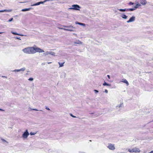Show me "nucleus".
Returning <instances> with one entry per match:
<instances>
[{"label": "nucleus", "mask_w": 153, "mask_h": 153, "mask_svg": "<svg viewBox=\"0 0 153 153\" xmlns=\"http://www.w3.org/2000/svg\"><path fill=\"white\" fill-rule=\"evenodd\" d=\"M12 33H13V34L14 35H18V34L19 33H18L16 32H12Z\"/></svg>", "instance_id": "a878e982"}, {"label": "nucleus", "mask_w": 153, "mask_h": 153, "mask_svg": "<svg viewBox=\"0 0 153 153\" xmlns=\"http://www.w3.org/2000/svg\"><path fill=\"white\" fill-rule=\"evenodd\" d=\"M123 106V103H121L120 104V105L119 106H117V107H119V108L122 107Z\"/></svg>", "instance_id": "4be33fe9"}, {"label": "nucleus", "mask_w": 153, "mask_h": 153, "mask_svg": "<svg viewBox=\"0 0 153 153\" xmlns=\"http://www.w3.org/2000/svg\"><path fill=\"white\" fill-rule=\"evenodd\" d=\"M30 110H35V111H38V110H37L36 109H34V108H31L30 109Z\"/></svg>", "instance_id": "f704fd0d"}, {"label": "nucleus", "mask_w": 153, "mask_h": 153, "mask_svg": "<svg viewBox=\"0 0 153 153\" xmlns=\"http://www.w3.org/2000/svg\"><path fill=\"white\" fill-rule=\"evenodd\" d=\"M29 134L28 130L26 129L22 134V137L23 138L25 139L28 137Z\"/></svg>", "instance_id": "7ed1b4c3"}, {"label": "nucleus", "mask_w": 153, "mask_h": 153, "mask_svg": "<svg viewBox=\"0 0 153 153\" xmlns=\"http://www.w3.org/2000/svg\"><path fill=\"white\" fill-rule=\"evenodd\" d=\"M121 153H124L123 152H121Z\"/></svg>", "instance_id": "603ef678"}, {"label": "nucleus", "mask_w": 153, "mask_h": 153, "mask_svg": "<svg viewBox=\"0 0 153 153\" xmlns=\"http://www.w3.org/2000/svg\"><path fill=\"white\" fill-rule=\"evenodd\" d=\"M75 43L78 44H82V42L79 41V40H76V42H75Z\"/></svg>", "instance_id": "6ab92c4d"}, {"label": "nucleus", "mask_w": 153, "mask_h": 153, "mask_svg": "<svg viewBox=\"0 0 153 153\" xmlns=\"http://www.w3.org/2000/svg\"><path fill=\"white\" fill-rule=\"evenodd\" d=\"M36 133H37V132H31L30 133V134L31 135H35V134H36Z\"/></svg>", "instance_id": "5701e85b"}, {"label": "nucleus", "mask_w": 153, "mask_h": 153, "mask_svg": "<svg viewBox=\"0 0 153 153\" xmlns=\"http://www.w3.org/2000/svg\"><path fill=\"white\" fill-rule=\"evenodd\" d=\"M46 1H40V4H43L44 2H46Z\"/></svg>", "instance_id": "c9c22d12"}, {"label": "nucleus", "mask_w": 153, "mask_h": 153, "mask_svg": "<svg viewBox=\"0 0 153 153\" xmlns=\"http://www.w3.org/2000/svg\"><path fill=\"white\" fill-rule=\"evenodd\" d=\"M40 2L36 3L34 4L33 5H38L40 4Z\"/></svg>", "instance_id": "393cba45"}, {"label": "nucleus", "mask_w": 153, "mask_h": 153, "mask_svg": "<svg viewBox=\"0 0 153 153\" xmlns=\"http://www.w3.org/2000/svg\"><path fill=\"white\" fill-rule=\"evenodd\" d=\"M33 79L32 77H30L28 79V80L30 81H33Z\"/></svg>", "instance_id": "cd10ccee"}, {"label": "nucleus", "mask_w": 153, "mask_h": 153, "mask_svg": "<svg viewBox=\"0 0 153 153\" xmlns=\"http://www.w3.org/2000/svg\"><path fill=\"white\" fill-rule=\"evenodd\" d=\"M76 24H78L79 25L82 26H85V24L84 23H82L81 22H75Z\"/></svg>", "instance_id": "ddd939ff"}, {"label": "nucleus", "mask_w": 153, "mask_h": 153, "mask_svg": "<svg viewBox=\"0 0 153 153\" xmlns=\"http://www.w3.org/2000/svg\"><path fill=\"white\" fill-rule=\"evenodd\" d=\"M1 139L3 141V143L4 144H5V143L7 144H8V142L4 139L2 138H1Z\"/></svg>", "instance_id": "2eb2a0df"}, {"label": "nucleus", "mask_w": 153, "mask_h": 153, "mask_svg": "<svg viewBox=\"0 0 153 153\" xmlns=\"http://www.w3.org/2000/svg\"><path fill=\"white\" fill-rule=\"evenodd\" d=\"M28 10H22V11H28Z\"/></svg>", "instance_id": "49530a36"}, {"label": "nucleus", "mask_w": 153, "mask_h": 153, "mask_svg": "<svg viewBox=\"0 0 153 153\" xmlns=\"http://www.w3.org/2000/svg\"><path fill=\"white\" fill-rule=\"evenodd\" d=\"M119 10H134V8H129V9H120Z\"/></svg>", "instance_id": "2f4dec72"}, {"label": "nucleus", "mask_w": 153, "mask_h": 153, "mask_svg": "<svg viewBox=\"0 0 153 153\" xmlns=\"http://www.w3.org/2000/svg\"><path fill=\"white\" fill-rule=\"evenodd\" d=\"M94 91L95 93H97L99 92V91L97 90L94 89Z\"/></svg>", "instance_id": "c85d7f7f"}, {"label": "nucleus", "mask_w": 153, "mask_h": 153, "mask_svg": "<svg viewBox=\"0 0 153 153\" xmlns=\"http://www.w3.org/2000/svg\"><path fill=\"white\" fill-rule=\"evenodd\" d=\"M105 92L106 93H107L108 92V91L107 90L105 89Z\"/></svg>", "instance_id": "58836bf2"}, {"label": "nucleus", "mask_w": 153, "mask_h": 153, "mask_svg": "<svg viewBox=\"0 0 153 153\" xmlns=\"http://www.w3.org/2000/svg\"><path fill=\"white\" fill-rule=\"evenodd\" d=\"M18 35L20 36H27V35H24L22 34H19Z\"/></svg>", "instance_id": "72a5a7b5"}, {"label": "nucleus", "mask_w": 153, "mask_h": 153, "mask_svg": "<svg viewBox=\"0 0 153 153\" xmlns=\"http://www.w3.org/2000/svg\"><path fill=\"white\" fill-rule=\"evenodd\" d=\"M149 153H153V150L152 151L150 152H149Z\"/></svg>", "instance_id": "a18cd8bd"}, {"label": "nucleus", "mask_w": 153, "mask_h": 153, "mask_svg": "<svg viewBox=\"0 0 153 153\" xmlns=\"http://www.w3.org/2000/svg\"><path fill=\"white\" fill-rule=\"evenodd\" d=\"M128 151L129 152H131V153H132V152H134L133 149H128Z\"/></svg>", "instance_id": "b1692460"}, {"label": "nucleus", "mask_w": 153, "mask_h": 153, "mask_svg": "<svg viewBox=\"0 0 153 153\" xmlns=\"http://www.w3.org/2000/svg\"><path fill=\"white\" fill-rule=\"evenodd\" d=\"M33 47H28L22 50L25 53L27 54H34V51Z\"/></svg>", "instance_id": "f257e3e1"}, {"label": "nucleus", "mask_w": 153, "mask_h": 153, "mask_svg": "<svg viewBox=\"0 0 153 153\" xmlns=\"http://www.w3.org/2000/svg\"><path fill=\"white\" fill-rule=\"evenodd\" d=\"M0 111H4V110L0 108Z\"/></svg>", "instance_id": "79ce46f5"}, {"label": "nucleus", "mask_w": 153, "mask_h": 153, "mask_svg": "<svg viewBox=\"0 0 153 153\" xmlns=\"http://www.w3.org/2000/svg\"><path fill=\"white\" fill-rule=\"evenodd\" d=\"M49 54H51V55H52L53 56H55V53L52 52V51H49Z\"/></svg>", "instance_id": "aec40b11"}, {"label": "nucleus", "mask_w": 153, "mask_h": 153, "mask_svg": "<svg viewBox=\"0 0 153 153\" xmlns=\"http://www.w3.org/2000/svg\"><path fill=\"white\" fill-rule=\"evenodd\" d=\"M63 27H67V28H74L73 27L72 25H70L69 26H63Z\"/></svg>", "instance_id": "dca6fc26"}, {"label": "nucleus", "mask_w": 153, "mask_h": 153, "mask_svg": "<svg viewBox=\"0 0 153 153\" xmlns=\"http://www.w3.org/2000/svg\"><path fill=\"white\" fill-rule=\"evenodd\" d=\"M2 33V32H0V34L1 33Z\"/></svg>", "instance_id": "09e8293b"}, {"label": "nucleus", "mask_w": 153, "mask_h": 153, "mask_svg": "<svg viewBox=\"0 0 153 153\" xmlns=\"http://www.w3.org/2000/svg\"><path fill=\"white\" fill-rule=\"evenodd\" d=\"M135 20V17L134 16H133L129 19V20L127 21V22L128 23L131 22H132L134 21Z\"/></svg>", "instance_id": "423d86ee"}, {"label": "nucleus", "mask_w": 153, "mask_h": 153, "mask_svg": "<svg viewBox=\"0 0 153 153\" xmlns=\"http://www.w3.org/2000/svg\"><path fill=\"white\" fill-rule=\"evenodd\" d=\"M59 28L60 29H63L65 30H67V31H74V30L71 29V28H68V29H65V28H61V27H59Z\"/></svg>", "instance_id": "9d476101"}, {"label": "nucleus", "mask_w": 153, "mask_h": 153, "mask_svg": "<svg viewBox=\"0 0 153 153\" xmlns=\"http://www.w3.org/2000/svg\"><path fill=\"white\" fill-rule=\"evenodd\" d=\"M49 51H47V52H46L45 53H44V54L45 56H46V55H47L49 54Z\"/></svg>", "instance_id": "bb28decb"}, {"label": "nucleus", "mask_w": 153, "mask_h": 153, "mask_svg": "<svg viewBox=\"0 0 153 153\" xmlns=\"http://www.w3.org/2000/svg\"><path fill=\"white\" fill-rule=\"evenodd\" d=\"M12 10H0V13L4 12H10Z\"/></svg>", "instance_id": "a211bd4d"}, {"label": "nucleus", "mask_w": 153, "mask_h": 153, "mask_svg": "<svg viewBox=\"0 0 153 153\" xmlns=\"http://www.w3.org/2000/svg\"><path fill=\"white\" fill-rule=\"evenodd\" d=\"M123 82L124 83H126L127 85H129V83L128 82V81L126 79H125L123 81Z\"/></svg>", "instance_id": "412c9836"}, {"label": "nucleus", "mask_w": 153, "mask_h": 153, "mask_svg": "<svg viewBox=\"0 0 153 153\" xmlns=\"http://www.w3.org/2000/svg\"><path fill=\"white\" fill-rule=\"evenodd\" d=\"M13 18H11L10 19L8 20V21L9 22H11L13 20Z\"/></svg>", "instance_id": "c756f323"}, {"label": "nucleus", "mask_w": 153, "mask_h": 153, "mask_svg": "<svg viewBox=\"0 0 153 153\" xmlns=\"http://www.w3.org/2000/svg\"><path fill=\"white\" fill-rule=\"evenodd\" d=\"M68 9L69 10H79V9H81V8L78 5L74 4L72 5L71 7L68 8Z\"/></svg>", "instance_id": "f03ea898"}, {"label": "nucleus", "mask_w": 153, "mask_h": 153, "mask_svg": "<svg viewBox=\"0 0 153 153\" xmlns=\"http://www.w3.org/2000/svg\"><path fill=\"white\" fill-rule=\"evenodd\" d=\"M22 10H30V9L29 8H25V9H22Z\"/></svg>", "instance_id": "c03bdc74"}, {"label": "nucleus", "mask_w": 153, "mask_h": 153, "mask_svg": "<svg viewBox=\"0 0 153 153\" xmlns=\"http://www.w3.org/2000/svg\"><path fill=\"white\" fill-rule=\"evenodd\" d=\"M51 63V62H48V64H50V63Z\"/></svg>", "instance_id": "de8ad7c7"}, {"label": "nucleus", "mask_w": 153, "mask_h": 153, "mask_svg": "<svg viewBox=\"0 0 153 153\" xmlns=\"http://www.w3.org/2000/svg\"><path fill=\"white\" fill-rule=\"evenodd\" d=\"M141 6L140 4L138 2H137L134 4V5H133V7L134 8H137Z\"/></svg>", "instance_id": "0eeeda50"}, {"label": "nucleus", "mask_w": 153, "mask_h": 153, "mask_svg": "<svg viewBox=\"0 0 153 153\" xmlns=\"http://www.w3.org/2000/svg\"><path fill=\"white\" fill-rule=\"evenodd\" d=\"M123 19H127L128 16L124 14H122L120 16Z\"/></svg>", "instance_id": "4468645a"}, {"label": "nucleus", "mask_w": 153, "mask_h": 153, "mask_svg": "<svg viewBox=\"0 0 153 153\" xmlns=\"http://www.w3.org/2000/svg\"><path fill=\"white\" fill-rule=\"evenodd\" d=\"M45 108H46V109L47 110H50V108L47 107H46Z\"/></svg>", "instance_id": "e433bc0d"}, {"label": "nucleus", "mask_w": 153, "mask_h": 153, "mask_svg": "<svg viewBox=\"0 0 153 153\" xmlns=\"http://www.w3.org/2000/svg\"><path fill=\"white\" fill-rule=\"evenodd\" d=\"M65 63V62H63V63H61L60 62H59L58 63L59 65V67H62L64 65V64Z\"/></svg>", "instance_id": "f3484780"}, {"label": "nucleus", "mask_w": 153, "mask_h": 153, "mask_svg": "<svg viewBox=\"0 0 153 153\" xmlns=\"http://www.w3.org/2000/svg\"><path fill=\"white\" fill-rule=\"evenodd\" d=\"M79 153H85L84 152H83L80 151V152H79Z\"/></svg>", "instance_id": "37998d69"}, {"label": "nucleus", "mask_w": 153, "mask_h": 153, "mask_svg": "<svg viewBox=\"0 0 153 153\" xmlns=\"http://www.w3.org/2000/svg\"><path fill=\"white\" fill-rule=\"evenodd\" d=\"M70 115H71V116L72 117H74V118H76V117L74 115H73L71 113H70Z\"/></svg>", "instance_id": "7c9ffc66"}, {"label": "nucleus", "mask_w": 153, "mask_h": 153, "mask_svg": "<svg viewBox=\"0 0 153 153\" xmlns=\"http://www.w3.org/2000/svg\"><path fill=\"white\" fill-rule=\"evenodd\" d=\"M140 3L143 5H145L146 3V1L145 0H142L140 1Z\"/></svg>", "instance_id": "f8f14e48"}, {"label": "nucleus", "mask_w": 153, "mask_h": 153, "mask_svg": "<svg viewBox=\"0 0 153 153\" xmlns=\"http://www.w3.org/2000/svg\"><path fill=\"white\" fill-rule=\"evenodd\" d=\"M102 85L104 86H108L110 87L111 86V84H109L106 82L105 81H104V83L102 84Z\"/></svg>", "instance_id": "9b49d317"}, {"label": "nucleus", "mask_w": 153, "mask_h": 153, "mask_svg": "<svg viewBox=\"0 0 153 153\" xmlns=\"http://www.w3.org/2000/svg\"><path fill=\"white\" fill-rule=\"evenodd\" d=\"M133 152H140V150L138 149L137 148H134L133 149Z\"/></svg>", "instance_id": "6e6552de"}, {"label": "nucleus", "mask_w": 153, "mask_h": 153, "mask_svg": "<svg viewBox=\"0 0 153 153\" xmlns=\"http://www.w3.org/2000/svg\"><path fill=\"white\" fill-rule=\"evenodd\" d=\"M107 147L109 149L111 150H114L115 149L114 145L111 143L109 144Z\"/></svg>", "instance_id": "39448f33"}, {"label": "nucleus", "mask_w": 153, "mask_h": 153, "mask_svg": "<svg viewBox=\"0 0 153 153\" xmlns=\"http://www.w3.org/2000/svg\"><path fill=\"white\" fill-rule=\"evenodd\" d=\"M2 77H5V76H2Z\"/></svg>", "instance_id": "8fccbe9b"}, {"label": "nucleus", "mask_w": 153, "mask_h": 153, "mask_svg": "<svg viewBox=\"0 0 153 153\" xmlns=\"http://www.w3.org/2000/svg\"><path fill=\"white\" fill-rule=\"evenodd\" d=\"M130 11H133V10H130Z\"/></svg>", "instance_id": "3c124183"}, {"label": "nucleus", "mask_w": 153, "mask_h": 153, "mask_svg": "<svg viewBox=\"0 0 153 153\" xmlns=\"http://www.w3.org/2000/svg\"><path fill=\"white\" fill-rule=\"evenodd\" d=\"M16 38L17 39H19V40H21V39H20V37H17Z\"/></svg>", "instance_id": "4c0bfd02"}, {"label": "nucleus", "mask_w": 153, "mask_h": 153, "mask_svg": "<svg viewBox=\"0 0 153 153\" xmlns=\"http://www.w3.org/2000/svg\"><path fill=\"white\" fill-rule=\"evenodd\" d=\"M134 3H133L132 2H130L129 3V4L130 5H134Z\"/></svg>", "instance_id": "473e14b6"}, {"label": "nucleus", "mask_w": 153, "mask_h": 153, "mask_svg": "<svg viewBox=\"0 0 153 153\" xmlns=\"http://www.w3.org/2000/svg\"><path fill=\"white\" fill-rule=\"evenodd\" d=\"M25 69V68H21L20 69H15L13 71L15 72H19L20 71H24Z\"/></svg>", "instance_id": "1a4fd4ad"}, {"label": "nucleus", "mask_w": 153, "mask_h": 153, "mask_svg": "<svg viewBox=\"0 0 153 153\" xmlns=\"http://www.w3.org/2000/svg\"><path fill=\"white\" fill-rule=\"evenodd\" d=\"M107 77H108V78L109 79H110V75H107Z\"/></svg>", "instance_id": "ea45409f"}, {"label": "nucleus", "mask_w": 153, "mask_h": 153, "mask_svg": "<svg viewBox=\"0 0 153 153\" xmlns=\"http://www.w3.org/2000/svg\"><path fill=\"white\" fill-rule=\"evenodd\" d=\"M33 51L34 52V53H35L36 52L42 53L44 52V50L39 48H35L34 47Z\"/></svg>", "instance_id": "20e7f679"}, {"label": "nucleus", "mask_w": 153, "mask_h": 153, "mask_svg": "<svg viewBox=\"0 0 153 153\" xmlns=\"http://www.w3.org/2000/svg\"><path fill=\"white\" fill-rule=\"evenodd\" d=\"M121 12H124L127 11L128 10H120Z\"/></svg>", "instance_id": "a19ab883"}]
</instances>
